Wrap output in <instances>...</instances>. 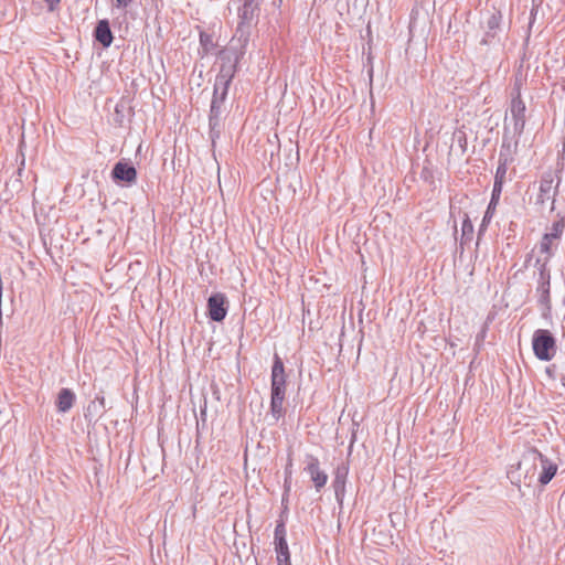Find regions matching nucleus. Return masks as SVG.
<instances>
[{"label":"nucleus","instance_id":"1","mask_svg":"<svg viewBox=\"0 0 565 565\" xmlns=\"http://www.w3.org/2000/svg\"><path fill=\"white\" fill-rule=\"evenodd\" d=\"M525 113L526 106L521 97L520 84L515 83L503 125L502 148H507L508 152L512 147L516 148L524 131Z\"/></svg>","mask_w":565,"mask_h":565},{"label":"nucleus","instance_id":"2","mask_svg":"<svg viewBox=\"0 0 565 565\" xmlns=\"http://www.w3.org/2000/svg\"><path fill=\"white\" fill-rule=\"evenodd\" d=\"M286 395V375L285 366L281 359L275 354L274 364L271 367V398L270 412L275 419L282 416V404Z\"/></svg>","mask_w":565,"mask_h":565},{"label":"nucleus","instance_id":"3","mask_svg":"<svg viewBox=\"0 0 565 565\" xmlns=\"http://www.w3.org/2000/svg\"><path fill=\"white\" fill-rule=\"evenodd\" d=\"M234 64L232 61L227 65L223 64L220 73L216 76L214 84V94L211 103L210 110V125L213 126L221 113V104L224 102L227 94L228 85L234 75Z\"/></svg>","mask_w":565,"mask_h":565},{"label":"nucleus","instance_id":"4","mask_svg":"<svg viewBox=\"0 0 565 565\" xmlns=\"http://www.w3.org/2000/svg\"><path fill=\"white\" fill-rule=\"evenodd\" d=\"M532 348L541 361H551L556 352L555 339L548 330L537 329L533 333Z\"/></svg>","mask_w":565,"mask_h":565},{"label":"nucleus","instance_id":"5","mask_svg":"<svg viewBox=\"0 0 565 565\" xmlns=\"http://www.w3.org/2000/svg\"><path fill=\"white\" fill-rule=\"evenodd\" d=\"M537 460H540L543 469L542 473L539 477V481L542 484H547L555 476L557 471V466L554 462L550 461L547 458H545L537 450L534 449L524 455L522 460L519 462V469H522V467L527 463H532L533 466H535Z\"/></svg>","mask_w":565,"mask_h":565},{"label":"nucleus","instance_id":"6","mask_svg":"<svg viewBox=\"0 0 565 565\" xmlns=\"http://www.w3.org/2000/svg\"><path fill=\"white\" fill-rule=\"evenodd\" d=\"M274 544L278 565H289V550L286 541V526L284 522H278L276 524Z\"/></svg>","mask_w":565,"mask_h":565},{"label":"nucleus","instance_id":"7","mask_svg":"<svg viewBox=\"0 0 565 565\" xmlns=\"http://www.w3.org/2000/svg\"><path fill=\"white\" fill-rule=\"evenodd\" d=\"M305 471L310 476L311 481L315 484L316 490L319 492L328 481V475L320 469L319 459L312 455H308L306 458Z\"/></svg>","mask_w":565,"mask_h":565},{"label":"nucleus","instance_id":"8","mask_svg":"<svg viewBox=\"0 0 565 565\" xmlns=\"http://www.w3.org/2000/svg\"><path fill=\"white\" fill-rule=\"evenodd\" d=\"M558 182L554 185L553 175L546 174L542 178L540 183V193L537 195V203L544 204L545 202H551V210H554V202L556 195Z\"/></svg>","mask_w":565,"mask_h":565},{"label":"nucleus","instance_id":"9","mask_svg":"<svg viewBox=\"0 0 565 565\" xmlns=\"http://www.w3.org/2000/svg\"><path fill=\"white\" fill-rule=\"evenodd\" d=\"M348 475L349 466L347 463L338 466L334 471L332 487L334 490L335 500L340 505H342L344 500Z\"/></svg>","mask_w":565,"mask_h":565},{"label":"nucleus","instance_id":"10","mask_svg":"<svg viewBox=\"0 0 565 565\" xmlns=\"http://www.w3.org/2000/svg\"><path fill=\"white\" fill-rule=\"evenodd\" d=\"M225 297L222 294H214L207 300L209 317L215 322L225 319L227 310L224 307Z\"/></svg>","mask_w":565,"mask_h":565},{"label":"nucleus","instance_id":"11","mask_svg":"<svg viewBox=\"0 0 565 565\" xmlns=\"http://www.w3.org/2000/svg\"><path fill=\"white\" fill-rule=\"evenodd\" d=\"M111 177L115 181L132 184L137 180V170L130 163L118 161L113 168Z\"/></svg>","mask_w":565,"mask_h":565},{"label":"nucleus","instance_id":"12","mask_svg":"<svg viewBox=\"0 0 565 565\" xmlns=\"http://www.w3.org/2000/svg\"><path fill=\"white\" fill-rule=\"evenodd\" d=\"M502 20V15L500 12H493L487 20V30L484 38L482 39V44H490L491 40L494 39L500 30V23Z\"/></svg>","mask_w":565,"mask_h":565},{"label":"nucleus","instance_id":"13","mask_svg":"<svg viewBox=\"0 0 565 565\" xmlns=\"http://www.w3.org/2000/svg\"><path fill=\"white\" fill-rule=\"evenodd\" d=\"M95 38L105 47H108L111 44L113 33L107 20H100L97 23L95 29Z\"/></svg>","mask_w":565,"mask_h":565},{"label":"nucleus","instance_id":"14","mask_svg":"<svg viewBox=\"0 0 565 565\" xmlns=\"http://www.w3.org/2000/svg\"><path fill=\"white\" fill-rule=\"evenodd\" d=\"M75 402V395L70 388H62L57 396V409L60 413L68 412Z\"/></svg>","mask_w":565,"mask_h":565},{"label":"nucleus","instance_id":"15","mask_svg":"<svg viewBox=\"0 0 565 565\" xmlns=\"http://www.w3.org/2000/svg\"><path fill=\"white\" fill-rule=\"evenodd\" d=\"M504 150H507V148L501 147V151L499 154V164L494 175V182L499 181L500 183H504V179L508 171V158L504 154Z\"/></svg>","mask_w":565,"mask_h":565},{"label":"nucleus","instance_id":"16","mask_svg":"<svg viewBox=\"0 0 565 565\" xmlns=\"http://www.w3.org/2000/svg\"><path fill=\"white\" fill-rule=\"evenodd\" d=\"M105 412V398L104 396H96L94 401L87 406L86 416L100 417Z\"/></svg>","mask_w":565,"mask_h":565},{"label":"nucleus","instance_id":"17","mask_svg":"<svg viewBox=\"0 0 565 565\" xmlns=\"http://www.w3.org/2000/svg\"><path fill=\"white\" fill-rule=\"evenodd\" d=\"M473 234V225L468 216L467 213L463 215V220L461 223V237H460V245H465L468 242L472 239Z\"/></svg>","mask_w":565,"mask_h":565},{"label":"nucleus","instance_id":"18","mask_svg":"<svg viewBox=\"0 0 565 565\" xmlns=\"http://www.w3.org/2000/svg\"><path fill=\"white\" fill-rule=\"evenodd\" d=\"M291 476H292V460L289 457L288 462L285 468V481H284L285 492H284L282 501L285 500V497L288 494V492L291 489Z\"/></svg>","mask_w":565,"mask_h":565},{"label":"nucleus","instance_id":"19","mask_svg":"<svg viewBox=\"0 0 565 565\" xmlns=\"http://www.w3.org/2000/svg\"><path fill=\"white\" fill-rule=\"evenodd\" d=\"M200 45L203 50L204 54L210 53L214 47V42L212 35L201 32L200 33Z\"/></svg>","mask_w":565,"mask_h":565},{"label":"nucleus","instance_id":"20","mask_svg":"<svg viewBox=\"0 0 565 565\" xmlns=\"http://www.w3.org/2000/svg\"><path fill=\"white\" fill-rule=\"evenodd\" d=\"M495 206L497 204L489 203L479 228V235L486 230L488 223L491 221Z\"/></svg>","mask_w":565,"mask_h":565},{"label":"nucleus","instance_id":"21","mask_svg":"<svg viewBox=\"0 0 565 565\" xmlns=\"http://www.w3.org/2000/svg\"><path fill=\"white\" fill-rule=\"evenodd\" d=\"M563 228H564V224L562 221H557V222H554L551 230L545 233L544 235H546L547 237H550L551 239H557L559 238L562 232H563Z\"/></svg>","mask_w":565,"mask_h":565},{"label":"nucleus","instance_id":"22","mask_svg":"<svg viewBox=\"0 0 565 565\" xmlns=\"http://www.w3.org/2000/svg\"><path fill=\"white\" fill-rule=\"evenodd\" d=\"M502 188H503V183H500L499 181L493 183L490 203L498 204L501 192H502Z\"/></svg>","mask_w":565,"mask_h":565},{"label":"nucleus","instance_id":"23","mask_svg":"<svg viewBox=\"0 0 565 565\" xmlns=\"http://www.w3.org/2000/svg\"><path fill=\"white\" fill-rule=\"evenodd\" d=\"M548 298H550V281L547 280L546 282H543V285H542L541 301L548 302Z\"/></svg>","mask_w":565,"mask_h":565},{"label":"nucleus","instance_id":"24","mask_svg":"<svg viewBox=\"0 0 565 565\" xmlns=\"http://www.w3.org/2000/svg\"><path fill=\"white\" fill-rule=\"evenodd\" d=\"M552 242H553V239H551L550 237L544 235L543 239L541 242V250L544 253H550Z\"/></svg>","mask_w":565,"mask_h":565},{"label":"nucleus","instance_id":"25","mask_svg":"<svg viewBox=\"0 0 565 565\" xmlns=\"http://www.w3.org/2000/svg\"><path fill=\"white\" fill-rule=\"evenodd\" d=\"M250 4L245 3L239 11V18L245 21L248 20V12H249Z\"/></svg>","mask_w":565,"mask_h":565},{"label":"nucleus","instance_id":"26","mask_svg":"<svg viewBox=\"0 0 565 565\" xmlns=\"http://www.w3.org/2000/svg\"><path fill=\"white\" fill-rule=\"evenodd\" d=\"M455 137L458 139L459 143H460V147L462 148V150H465V146H466V137H465V134L459 131L457 134H455Z\"/></svg>","mask_w":565,"mask_h":565},{"label":"nucleus","instance_id":"27","mask_svg":"<svg viewBox=\"0 0 565 565\" xmlns=\"http://www.w3.org/2000/svg\"><path fill=\"white\" fill-rule=\"evenodd\" d=\"M45 2L47 3L49 10L53 11L61 2V0H45Z\"/></svg>","mask_w":565,"mask_h":565},{"label":"nucleus","instance_id":"28","mask_svg":"<svg viewBox=\"0 0 565 565\" xmlns=\"http://www.w3.org/2000/svg\"><path fill=\"white\" fill-rule=\"evenodd\" d=\"M131 0H116L118 7H127Z\"/></svg>","mask_w":565,"mask_h":565}]
</instances>
